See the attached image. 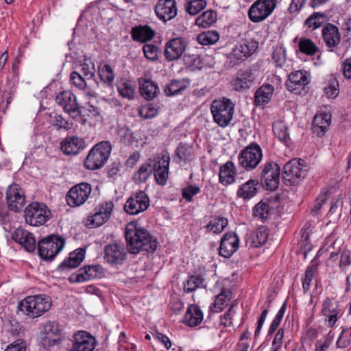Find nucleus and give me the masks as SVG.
<instances>
[{
	"instance_id": "obj_26",
	"label": "nucleus",
	"mask_w": 351,
	"mask_h": 351,
	"mask_svg": "<svg viewBox=\"0 0 351 351\" xmlns=\"http://www.w3.org/2000/svg\"><path fill=\"white\" fill-rule=\"evenodd\" d=\"M322 38L328 48L338 46L341 42L339 28L332 23H327L322 29Z\"/></svg>"
},
{
	"instance_id": "obj_60",
	"label": "nucleus",
	"mask_w": 351,
	"mask_h": 351,
	"mask_svg": "<svg viewBox=\"0 0 351 351\" xmlns=\"http://www.w3.org/2000/svg\"><path fill=\"white\" fill-rule=\"evenodd\" d=\"M339 84L335 78L332 77L328 84L324 87V92L328 98L336 97L339 94Z\"/></svg>"
},
{
	"instance_id": "obj_61",
	"label": "nucleus",
	"mask_w": 351,
	"mask_h": 351,
	"mask_svg": "<svg viewBox=\"0 0 351 351\" xmlns=\"http://www.w3.org/2000/svg\"><path fill=\"white\" fill-rule=\"evenodd\" d=\"M199 192L200 189L199 186L191 184L182 189V195L187 202H191L193 197Z\"/></svg>"
},
{
	"instance_id": "obj_7",
	"label": "nucleus",
	"mask_w": 351,
	"mask_h": 351,
	"mask_svg": "<svg viewBox=\"0 0 351 351\" xmlns=\"http://www.w3.org/2000/svg\"><path fill=\"white\" fill-rule=\"evenodd\" d=\"M263 157L262 149L257 143H251L241 152L239 155V164L247 171L255 169Z\"/></svg>"
},
{
	"instance_id": "obj_38",
	"label": "nucleus",
	"mask_w": 351,
	"mask_h": 351,
	"mask_svg": "<svg viewBox=\"0 0 351 351\" xmlns=\"http://www.w3.org/2000/svg\"><path fill=\"white\" fill-rule=\"evenodd\" d=\"M232 292L229 289H223L221 293L215 297V302L210 306V309L213 312H220L223 310L227 305V301L231 299Z\"/></svg>"
},
{
	"instance_id": "obj_5",
	"label": "nucleus",
	"mask_w": 351,
	"mask_h": 351,
	"mask_svg": "<svg viewBox=\"0 0 351 351\" xmlns=\"http://www.w3.org/2000/svg\"><path fill=\"white\" fill-rule=\"evenodd\" d=\"M64 239L58 235H49L38 243L39 256L46 261H51L62 250Z\"/></svg>"
},
{
	"instance_id": "obj_44",
	"label": "nucleus",
	"mask_w": 351,
	"mask_h": 351,
	"mask_svg": "<svg viewBox=\"0 0 351 351\" xmlns=\"http://www.w3.org/2000/svg\"><path fill=\"white\" fill-rule=\"evenodd\" d=\"M51 124L56 128L57 130L68 131L73 128V124L71 121L66 120L62 115L56 114L51 116Z\"/></svg>"
},
{
	"instance_id": "obj_11",
	"label": "nucleus",
	"mask_w": 351,
	"mask_h": 351,
	"mask_svg": "<svg viewBox=\"0 0 351 351\" xmlns=\"http://www.w3.org/2000/svg\"><path fill=\"white\" fill-rule=\"evenodd\" d=\"M280 166L270 161L264 165L261 173L262 184L269 191H275L278 189L280 182Z\"/></svg>"
},
{
	"instance_id": "obj_55",
	"label": "nucleus",
	"mask_w": 351,
	"mask_h": 351,
	"mask_svg": "<svg viewBox=\"0 0 351 351\" xmlns=\"http://www.w3.org/2000/svg\"><path fill=\"white\" fill-rule=\"evenodd\" d=\"M269 206L268 203L261 201L258 204H257L254 209V215L256 217H259L261 219H265L267 218V215L269 214Z\"/></svg>"
},
{
	"instance_id": "obj_19",
	"label": "nucleus",
	"mask_w": 351,
	"mask_h": 351,
	"mask_svg": "<svg viewBox=\"0 0 351 351\" xmlns=\"http://www.w3.org/2000/svg\"><path fill=\"white\" fill-rule=\"evenodd\" d=\"M73 348L69 351H93L97 344L93 336L86 331H80L73 336Z\"/></svg>"
},
{
	"instance_id": "obj_3",
	"label": "nucleus",
	"mask_w": 351,
	"mask_h": 351,
	"mask_svg": "<svg viewBox=\"0 0 351 351\" xmlns=\"http://www.w3.org/2000/svg\"><path fill=\"white\" fill-rule=\"evenodd\" d=\"M214 121L220 127L225 128L232 119L234 105L230 99H215L210 105Z\"/></svg>"
},
{
	"instance_id": "obj_6",
	"label": "nucleus",
	"mask_w": 351,
	"mask_h": 351,
	"mask_svg": "<svg viewBox=\"0 0 351 351\" xmlns=\"http://www.w3.org/2000/svg\"><path fill=\"white\" fill-rule=\"evenodd\" d=\"M24 212L25 222L32 226L43 225L50 217V210L46 205L37 202L29 204Z\"/></svg>"
},
{
	"instance_id": "obj_37",
	"label": "nucleus",
	"mask_w": 351,
	"mask_h": 351,
	"mask_svg": "<svg viewBox=\"0 0 351 351\" xmlns=\"http://www.w3.org/2000/svg\"><path fill=\"white\" fill-rule=\"evenodd\" d=\"M190 85L189 80L186 79L173 80L165 88V93L167 96H173L181 93Z\"/></svg>"
},
{
	"instance_id": "obj_17",
	"label": "nucleus",
	"mask_w": 351,
	"mask_h": 351,
	"mask_svg": "<svg viewBox=\"0 0 351 351\" xmlns=\"http://www.w3.org/2000/svg\"><path fill=\"white\" fill-rule=\"evenodd\" d=\"M125 256L124 245L121 243H109L104 247V258L110 265L122 264Z\"/></svg>"
},
{
	"instance_id": "obj_63",
	"label": "nucleus",
	"mask_w": 351,
	"mask_h": 351,
	"mask_svg": "<svg viewBox=\"0 0 351 351\" xmlns=\"http://www.w3.org/2000/svg\"><path fill=\"white\" fill-rule=\"evenodd\" d=\"M247 48L241 43L232 50V55L237 60H243L250 56V53H247Z\"/></svg>"
},
{
	"instance_id": "obj_46",
	"label": "nucleus",
	"mask_w": 351,
	"mask_h": 351,
	"mask_svg": "<svg viewBox=\"0 0 351 351\" xmlns=\"http://www.w3.org/2000/svg\"><path fill=\"white\" fill-rule=\"evenodd\" d=\"M298 45L300 51L308 56H313L318 51V47L309 38L300 39Z\"/></svg>"
},
{
	"instance_id": "obj_1",
	"label": "nucleus",
	"mask_w": 351,
	"mask_h": 351,
	"mask_svg": "<svg viewBox=\"0 0 351 351\" xmlns=\"http://www.w3.org/2000/svg\"><path fill=\"white\" fill-rule=\"evenodd\" d=\"M125 237L130 253L137 254L141 251L154 252L157 247V239L145 229L138 228L130 223L125 228Z\"/></svg>"
},
{
	"instance_id": "obj_64",
	"label": "nucleus",
	"mask_w": 351,
	"mask_h": 351,
	"mask_svg": "<svg viewBox=\"0 0 351 351\" xmlns=\"http://www.w3.org/2000/svg\"><path fill=\"white\" fill-rule=\"evenodd\" d=\"M26 343L23 339H17L7 347L5 351H25Z\"/></svg>"
},
{
	"instance_id": "obj_13",
	"label": "nucleus",
	"mask_w": 351,
	"mask_h": 351,
	"mask_svg": "<svg viewBox=\"0 0 351 351\" xmlns=\"http://www.w3.org/2000/svg\"><path fill=\"white\" fill-rule=\"evenodd\" d=\"M149 197L143 191L134 193L126 201L124 210L130 215H137L146 210L149 206Z\"/></svg>"
},
{
	"instance_id": "obj_24",
	"label": "nucleus",
	"mask_w": 351,
	"mask_h": 351,
	"mask_svg": "<svg viewBox=\"0 0 351 351\" xmlns=\"http://www.w3.org/2000/svg\"><path fill=\"white\" fill-rule=\"evenodd\" d=\"M321 313L326 317V325L332 327L337 322L339 314L337 303L326 298L323 302Z\"/></svg>"
},
{
	"instance_id": "obj_18",
	"label": "nucleus",
	"mask_w": 351,
	"mask_h": 351,
	"mask_svg": "<svg viewBox=\"0 0 351 351\" xmlns=\"http://www.w3.org/2000/svg\"><path fill=\"white\" fill-rule=\"evenodd\" d=\"M309 82V74L305 71L300 70L289 75L286 86L290 92L294 94H300V90H304Z\"/></svg>"
},
{
	"instance_id": "obj_31",
	"label": "nucleus",
	"mask_w": 351,
	"mask_h": 351,
	"mask_svg": "<svg viewBox=\"0 0 351 351\" xmlns=\"http://www.w3.org/2000/svg\"><path fill=\"white\" fill-rule=\"evenodd\" d=\"M203 320V313L196 304H191L188 308L183 317V323L190 327L198 326Z\"/></svg>"
},
{
	"instance_id": "obj_32",
	"label": "nucleus",
	"mask_w": 351,
	"mask_h": 351,
	"mask_svg": "<svg viewBox=\"0 0 351 351\" xmlns=\"http://www.w3.org/2000/svg\"><path fill=\"white\" fill-rule=\"evenodd\" d=\"M154 35V31L148 25L136 26L131 29L132 39L141 43H145L152 40Z\"/></svg>"
},
{
	"instance_id": "obj_47",
	"label": "nucleus",
	"mask_w": 351,
	"mask_h": 351,
	"mask_svg": "<svg viewBox=\"0 0 351 351\" xmlns=\"http://www.w3.org/2000/svg\"><path fill=\"white\" fill-rule=\"evenodd\" d=\"M117 86L119 94L123 97L128 99L134 97V89L130 82L121 80L117 82Z\"/></svg>"
},
{
	"instance_id": "obj_41",
	"label": "nucleus",
	"mask_w": 351,
	"mask_h": 351,
	"mask_svg": "<svg viewBox=\"0 0 351 351\" xmlns=\"http://www.w3.org/2000/svg\"><path fill=\"white\" fill-rule=\"evenodd\" d=\"M273 131L275 136L285 145H289L291 142L289 134L288 132V126L282 121H278L274 124Z\"/></svg>"
},
{
	"instance_id": "obj_27",
	"label": "nucleus",
	"mask_w": 351,
	"mask_h": 351,
	"mask_svg": "<svg viewBox=\"0 0 351 351\" xmlns=\"http://www.w3.org/2000/svg\"><path fill=\"white\" fill-rule=\"evenodd\" d=\"M12 238L27 252H33L36 248V240L34 235L23 228H17L13 232Z\"/></svg>"
},
{
	"instance_id": "obj_48",
	"label": "nucleus",
	"mask_w": 351,
	"mask_h": 351,
	"mask_svg": "<svg viewBox=\"0 0 351 351\" xmlns=\"http://www.w3.org/2000/svg\"><path fill=\"white\" fill-rule=\"evenodd\" d=\"M206 5L205 0H186V11L191 15H195Z\"/></svg>"
},
{
	"instance_id": "obj_10",
	"label": "nucleus",
	"mask_w": 351,
	"mask_h": 351,
	"mask_svg": "<svg viewBox=\"0 0 351 351\" xmlns=\"http://www.w3.org/2000/svg\"><path fill=\"white\" fill-rule=\"evenodd\" d=\"M56 101L65 112L76 119L82 114V108L77 101L75 95L70 90H63L56 97Z\"/></svg>"
},
{
	"instance_id": "obj_42",
	"label": "nucleus",
	"mask_w": 351,
	"mask_h": 351,
	"mask_svg": "<svg viewBox=\"0 0 351 351\" xmlns=\"http://www.w3.org/2000/svg\"><path fill=\"white\" fill-rule=\"evenodd\" d=\"M216 20L217 13L212 10H209L204 12L195 19V24L199 27L206 28L215 23Z\"/></svg>"
},
{
	"instance_id": "obj_36",
	"label": "nucleus",
	"mask_w": 351,
	"mask_h": 351,
	"mask_svg": "<svg viewBox=\"0 0 351 351\" xmlns=\"http://www.w3.org/2000/svg\"><path fill=\"white\" fill-rule=\"evenodd\" d=\"M234 165L231 161H228L220 167L219 182L223 185L230 184L234 182L235 176Z\"/></svg>"
},
{
	"instance_id": "obj_16",
	"label": "nucleus",
	"mask_w": 351,
	"mask_h": 351,
	"mask_svg": "<svg viewBox=\"0 0 351 351\" xmlns=\"http://www.w3.org/2000/svg\"><path fill=\"white\" fill-rule=\"evenodd\" d=\"M104 276V269L100 265H86L78 270V274H72L69 280L71 282H82Z\"/></svg>"
},
{
	"instance_id": "obj_57",
	"label": "nucleus",
	"mask_w": 351,
	"mask_h": 351,
	"mask_svg": "<svg viewBox=\"0 0 351 351\" xmlns=\"http://www.w3.org/2000/svg\"><path fill=\"white\" fill-rule=\"evenodd\" d=\"M143 51L145 58L149 60L154 61L158 58L159 49L158 47L154 45H145L143 47Z\"/></svg>"
},
{
	"instance_id": "obj_15",
	"label": "nucleus",
	"mask_w": 351,
	"mask_h": 351,
	"mask_svg": "<svg viewBox=\"0 0 351 351\" xmlns=\"http://www.w3.org/2000/svg\"><path fill=\"white\" fill-rule=\"evenodd\" d=\"M113 208L114 204L112 201L106 202L97 206L92 215L88 218L89 222L88 225L98 227L104 224L110 218Z\"/></svg>"
},
{
	"instance_id": "obj_35",
	"label": "nucleus",
	"mask_w": 351,
	"mask_h": 351,
	"mask_svg": "<svg viewBox=\"0 0 351 351\" xmlns=\"http://www.w3.org/2000/svg\"><path fill=\"white\" fill-rule=\"evenodd\" d=\"M258 181L250 180L243 184L241 185L237 192V195L239 198L247 200L256 195L258 191Z\"/></svg>"
},
{
	"instance_id": "obj_23",
	"label": "nucleus",
	"mask_w": 351,
	"mask_h": 351,
	"mask_svg": "<svg viewBox=\"0 0 351 351\" xmlns=\"http://www.w3.org/2000/svg\"><path fill=\"white\" fill-rule=\"evenodd\" d=\"M239 247V239L234 232H228L221 239L219 254L230 258Z\"/></svg>"
},
{
	"instance_id": "obj_2",
	"label": "nucleus",
	"mask_w": 351,
	"mask_h": 351,
	"mask_svg": "<svg viewBox=\"0 0 351 351\" xmlns=\"http://www.w3.org/2000/svg\"><path fill=\"white\" fill-rule=\"evenodd\" d=\"M112 151L109 141H101L96 144L89 152L84 161V167L89 170L102 167L107 162Z\"/></svg>"
},
{
	"instance_id": "obj_8",
	"label": "nucleus",
	"mask_w": 351,
	"mask_h": 351,
	"mask_svg": "<svg viewBox=\"0 0 351 351\" xmlns=\"http://www.w3.org/2000/svg\"><path fill=\"white\" fill-rule=\"evenodd\" d=\"M304 162L302 159L293 158L285 165L282 178L287 184H295L306 176V169Z\"/></svg>"
},
{
	"instance_id": "obj_56",
	"label": "nucleus",
	"mask_w": 351,
	"mask_h": 351,
	"mask_svg": "<svg viewBox=\"0 0 351 351\" xmlns=\"http://www.w3.org/2000/svg\"><path fill=\"white\" fill-rule=\"evenodd\" d=\"M158 112V109L151 104L142 106L138 110V114L143 119H152L156 117Z\"/></svg>"
},
{
	"instance_id": "obj_21",
	"label": "nucleus",
	"mask_w": 351,
	"mask_h": 351,
	"mask_svg": "<svg viewBox=\"0 0 351 351\" xmlns=\"http://www.w3.org/2000/svg\"><path fill=\"white\" fill-rule=\"evenodd\" d=\"M154 10L158 18L164 22L171 20L177 15L175 0H158Z\"/></svg>"
},
{
	"instance_id": "obj_9",
	"label": "nucleus",
	"mask_w": 351,
	"mask_h": 351,
	"mask_svg": "<svg viewBox=\"0 0 351 351\" xmlns=\"http://www.w3.org/2000/svg\"><path fill=\"white\" fill-rule=\"evenodd\" d=\"M277 0H257L248 10L250 19L255 23L262 21L267 18L274 11Z\"/></svg>"
},
{
	"instance_id": "obj_25",
	"label": "nucleus",
	"mask_w": 351,
	"mask_h": 351,
	"mask_svg": "<svg viewBox=\"0 0 351 351\" xmlns=\"http://www.w3.org/2000/svg\"><path fill=\"white\" fill-rule=\"evenodd\" d=\"M86 143L77 136H67L61 143V150L66 155H75L84 149Z\"/></svg>"
},
{
	"instance_id": "obj_40",
	"label": "nucleus",
	"mask_w": 351,
	"mask_h": 351,
	"mask_svg": "<svg viewBox=\"0 0 351 351\" xmlns=\"http://www.w3.org/2000/svg\"><path fill=\"white\" fill-rule=\"evenodd\" d=\"M267 229L265 226L258 228L250 235L252 245L257 247L263 245L267 241Z\"/></svg>"
},
{
	"instance_id": "obj_45",
	"label": "nucleus",
	"mask_w": 351,
	"mask_h": 351,
	"mask_svg": "<svg viewBox=\"0 0 351 351\" xmlns=\"http://www.w3.org/2000/svg\"><path fill=\"white\" fill-rule=\"evenodd\" d=\"M286 49L282 46L274 48L271 60L276 66L282 67L286 62Z\"/></svg>"
},
{
	"instance_id": "obj_62",
	"label": "nucleus",
	"mask_w": 351,
	"mask_h": 351,
	"mask_svg": "<svg viewBox=\"0 0 351 351\" xmlns=\"http://www.w3.org/2000/svg\"><path fill=\"white\" fill-rule=\"evenodd\" d=\"M71 80L73 85L80 90H83L86 86V82L84 76L78 72L73 71L71 74Z\"/></svg>"
},
{
	"instance_id": "obj_53",
	"label": "nucleus",
	"mask_w": 351,
	"mask_h": 351,
	"mask_svg": "<svg viewBox=\"0 0 351 351\" xmlns=\"http://www.w3.org/2000/svg\"><path fill=\"white\" fill-rule=\"evenodd\" d=\"M152 167L149 164L143 165L134 174V178L139 182H145L152 173Z\"/></svg>"
},
{
	"instance_id": "obj_20",
	"label": "nucleus",
	"mask_w": 351,
	"mask_h": 351,
	"mask_svg": "<svg viewBox=\"0 0 351 351\" xmlns=\"http://www.w3.org/2000/svg\"><path fill=\"white\" fill-rule=\"evenodd\" d=\"M186 42L182 38H175L169 40L165 45V56L168 61L179 59L186 47Z\"/></svg>"
},
{
	"instance_id": "obj_14",
	"label": "nucleus",
	"mask_w": 351,
	"mask_h": 351,
	"mask_svg": "<svg viewBox=\"0 0 351 351\" xmlns=\"http://www.w3.org/2000/svg\"><path fill=\"white\" fill-rule=\"evenodd\" d=\"M5 200L10 210L19 212L25 203V193L21 187L17 184H10L6 190Z\"/></svg>"
},
{
	"instance_id": "obj_29",
	"label": "nucleus",
	"mask_w": 351,
	"mask_h": 351,
	"mask_svg": "<svg viewBox=\"0 0 351 351\" xmlns=\"http://www.w3.org/2000/svg\"><path fill=\"white\" fill-rule=\"evenodd\" d=\"M254 80L253 73L250 70L239 71L237 77L231 81V86L236 91H241L250 88Z\"/></svg>"
},
{
	"instance_id": "obj_52",
	"label": "nucleus",
	"mask_w": 351,
	"mask_h": 351,
	"mask_svg": "<svg viewBox=\"0 0 351 351\" xmlns=\"http://www.w3.org/2000/svg\"><path fill=\"white\" fill-rule=\"evenodd\" d=\"M117 134L121 141L127 145L132 144L134 141L133 132L127 127H122L118 129Z\"/></svg>"
},
{
	"instance_id": "obj_54",
	"label": "nucleus",
	"mask_w": 351,
	"mask_h": 351,
	"mask_svg": "<svg viewBox=\"0 0 351 351\" xmlns=\"http://www.w3.org/2000/svg\"><path fill=\"white\" fill-rule=\"evenodd\" d=\"M99 74L101 80L108 85H111L114 79V75L111 66L105 64L101 69H99Z\"/></svg>"
},
{
	"instance_id": "obj_28",
	"label": "nucleus",
	"mask_w": 351,
	"mask_h": 351,
	"mask_svg": "<svg viewBox=\"0 0 351 351\" xmlns=\"http://www.w3.org/2000/svg\"><path fill=\"white\" fill-rule=\"evenodd\" d=\"M170 158L167 155H163L154 164V176L158 184L163 186L167 183L169 176Z\"/></svg>"
},
{
	"instance_id": "obj_43",
	"label": "nucleus",
	"mask_w": 351,
	"mask_h": 351,
	"mask_svg": "<svg viewBox=\"0 0 351 351\" xmlns=\"http://www.w3.org/2000/svg\"><path fill=\"white\" fill-rule=\"evenodd\" d=\"M228 221L224 217H217L211 220L206 226L207 232H213L215 234L221 233L227 226Z\"/></svg>"
},
{
	"instance_id": "obj_49",
	"label": "nucleus",
	"mask_w": 351,
	"mask_h": 351,
	"mask_svg": "<svg viewBox=\"0 0 351 351\" xmlns=\"http://www.w3.org/2000/svg\"><path fill=\"white\" fill-rule=\"evenodd\" d=\"M204 280L200 276H191L189 278L184 285V291L186 293H191L200 287Z\"/></svg>"
},
{
	"instance_id": "obj_50",
	"label": "nucleus",
	"mask_w": 351,
	"mask_h": 351,
	"mask_svg": "<svg viewBox=\"0 0 351 351\" xmlns=\"http://www.w3.org/2000/svg\"><path fill=\"white\" fill-rule=\"evenodd\" d=\"M219 36L216 31H207L198 35V42L203 45H207L213 44L219 40Z\"/></svg>"
},
{
	"instance_id": "obj_4",
	"label": "nucleus",
	"mask_w": 351,
	"mask_h": 351,
	"mask_svg": "<svg viewBox=\"0 0 351 351\" xmlns=\"http://www.w3.org/2000/svg\"><path fill=\"white\" fill-rule=\"evenodd\" d=\"M51 306L50 298L45 295L29 296L20 303L21 311L32 318L42 315Z\"/></svg>"
},
{
	"instance_id": "obj_39",
	"label": "nucleus",
	"mask_w": 351,
	"mask_h": 351,
	"mask_svg": "<svg viewBox=\"0 0 351 351\" xmlns=\"http://www.w3.org/2000/svg\"><path fill=\"white\" fill-rule=\"evenodd\" d=\"M330 114L327 113L316 114L313 119L315 132L319 134L322 132L323 134L330 124Z\"/></svg>"
},
{
	"instance_id": "obj_33",
	"label": "nucleus",
	"mask_w": 351,
	"mask_h": 351,
	"mask_svg": "<svg viewBox=\"0 0 351 351\" xmlns=\"http://www.w3.org/2000/svg\"><path fill=\"white\" fill-rule=\"evenodd\" d=\"M274 93V86L269 84H264L258 88L254 95V104L256 106H263L267 104Z\"/></svg>"
},
{
	"instance_id": "obj_51",
	"label": "nucleus",
	"mask_w": 351,
	"mask_h": 351,
	"mask_svg": "<svg viewBox=\"0 0 351 351\" xmlns=\"http://www.w3.org/2000/svg\"><path fill=\"white\" fill-rule=\"evenodd\" d=\"M324 17V13L314 12L305 21V25L309 28L315 29L321 27Z\"/></svg>"
},
{
	"instance_id": "obj_12",
	"label": "nucleus",
	"mask_w": 351,
	"mask_h": 351,
	"mask_svg": "<svg viewBox=\"0 0 351 351\" xmlns=\"http://www.w3.org/2000/svg\"><path fill=\"white\" fill-rule=\"evenodd\" d=\"M91 191V185L86 182H82L73 186L66 197L67 204L71 207L82 205L88 199Z\"/></svg>"
},
{
	"instance_id": "obj_59",
	"label": "nucleus",
	"mask_w": 351,
	"mask_h": 351,
	"mask_svg": "<svg viewBox=\"0 0 351 351\" xmlns=\"http://www.w3.org/2000/svg\"><path fill=\"white\" fill-rule=\"evenodd\" d=\"M316 269L317 267L315 265H311L307 267L305 271V276L302 282V287L304 292H307L309 290Z\"/></svg>"
},
{
	"instance_id": "obj_34",
	"label": "nucleus",
	"mask_w": 351,
	"mask_h": 351,
	"mask_svg": "<svg viewBox=\"0 0 351 351\" xmlns=\"http://www.w3.org/2000/svg\"><path fill=\"white\" fill-rule=\"evenodd\" d=\"M140 93L146 100H152L157 96L159 89L153 81L147 79L139 80Z\"/></svg>"
},
{
	"instance_id": "obj_58",
	"label": "nucleus",
	"mask_w": 351,
	"mask_h": 351,
	"mask_svg": "<svg viewBox=\"0 0 351 351\" xmlns=\"http://www.w3.org/2000/svg\"><path fill=\"white\" fill-rule=\"evenodd\" d=\"M183 60L187 67L191 69H199L201 67V61L199 56L195 54H184Z\"/></svg>"
},
{
	"instance_id": "obj_30",
	"label": "nucleus",
	"mask_w": 351,
	"mask_h": 351,
	"mask_svg": "<svg viewBox=\"0 0 351 351\" xmlns=\"http://www.w3.org/2000/svg\"><path fill=\"white\" fill-rule=\"evenodd\" d=\"M85 250L79 248L69 254L59 266L58 269L64 271L77 267L84 258Z\"/></svg>"
},
{
	"instance_id": "obj_22",
	"label": "nucleus",
	"mask_w": 351,
	"mask_h": 351,
	"mask_svg": "<svg viewBox=\"0 0 351 351\" xmlns=\"http://www.w3.org/2000/svg\"><path fill=\"white\" fill-rule=\"evenodd\" d=\"M42 344L45 348H50L61 341V330L57 323L49 322L43 326Z\"/></svg>"
}]
</instances>
